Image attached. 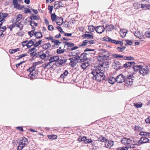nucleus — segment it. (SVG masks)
I'll use <instances>...</instances> for the list:
<instances>
[{
	"mask_svg": "<svg viewBox=\"0 0 150 150\" xmlns=\"http://www.w3.org/2000/svg\"><path fill=\"white\" fill-rule=\"evenodd\" d=\"M132 142V140L126 137H123L121 140V142L124 145L130 144Z\"/></svg>",
	"mask_w": 150,
	"mask_h": 150,
	"instance_id": "ddd939ff",
	"label": "nucleus"
},
{
	"mask_svg": "<svg viewBox=\"0 0 150 150\" xmlns=\"http://www.w3.org/2000/svg\"><path fill=\"white\" fill-rule=\"evenodd\" d=\"M105 27L107 30L108 31H112L114 28V27L111 24L106 25Z\"/></svg>",
	"mask_w": 150,
	"mask_h": 150,
	"instance_id": "f704fd0d",
	"label": "nucleus"
},
{
	"mask_svg": "<svg viewBox=\"0 0 150 150\" xmlns=\"http://www.w3.org/2000/svg\"><path fill=\"white\" fill-rule=\"evenodd\" d=\"M36 65L33 63L32 66L27 70L28 72L29 73L28 76L31 79H36L37 78L38 71L36 69Z\"/></svg>",
	"mask_w": 150,
	"mask_h": 150,
	"instance_id": "f03ea898",
	"label": "nucleus"
},
{
	"mask_svg": "<svg viewBox=\"0 0 150 150\" xmlns=\"http://www.w3.org/2000/svg\"><path fill=\"white\" fill-rule=\"evenodd\" d=\"M127 32V30L125 29H122L120 30V34L122 37L124 38L126 36Z\"/></svg>",
	"mask_w": 150,
	"mask_h": 150,
	"instance_id": "7c9ffc66",
	"label": "nucleus"
},
{
	"mask_svg": "<svg viewBox=\"0 0 150 150\" xmlns=\"http://www.w3.org/2000/svg\"><path fill=\"white\" fill-rule=\"evenodd\" d=\"M133 6L134 8L139 9L141 8V4L140 5L138 2H135L133 4Z\"/></svg>",
	"mask_w": 150,
	"mask_h": 150,
	"instance_id": "de8ad7c7",
	"label": "nucleus"
},
{
	"mask_svg": "<svg viewBox=\"0 0 150 150\" xmlns=\"http://www.w3.org/2000/svg\"><path fill=\"white\" fill-rule=\"evenodd\" d=\"M146 36L148 38H150V32H146L145 33Z\"/></svg>",
	"mask_w": 150,
	"mask_h": 150,
	"instance_id": "774afa93",
	"label": "nucleus"
},
{
	"mask_svg": "<svg viewBox=\"0 0 150 150\" xmlns=\"http://www.w3.org/2000/svg\"><path fill=\"white\" fill-rule=\"evenodd\" d=\"M28 42V40H25L22 43V45L23 47H24L25 46H26L27 47V42Z\"/></svg>",
	"mask_w": 150,
	"mask_h": 150,
	"instance_id": "0e129e2a",
	"label": "nucleus"
},
{
	"mask_svg": "<svg viewBox=\"0 0 150 150\" xmlns=\"http://www.w3.org/2000/svg\"><path fill=\"white\" fill-rule=\"evenodd\" d=\"M149 139L145 137H142L140 140L138 141V144H143L147 143L149 142Z\"/></svg>",
	"mask_w": 150,
	"mask_h": 150,
	"instance_id": "6ab92c4d",
	"label": "nucleus"
},
{
	"mask_svg": "<svg viewBox=\"0 0 150 150\" xmlns=\"http://www.w3.org/2000/svg\"><path fill=\"white\" fill-rule=\"evenodd\" d=\"M90 65L89 63L87 62H85L82 63L80 65V66L83 69H86Z\"/></svg>",
	"mask_w": 150,
	"mask_h": 150,
	"instance_id": "c9c22d12",
	"label": "nucleus"
},
{
	"mask_svg": "<svg viewBox=\"0 0 150 150\" xmlns=\"http://www.w3.org/2000/svg\"><path fill=\"white\" fill-rule=\"evenodd\" d=\"M6 29V28L5 26H4L2 27H0V32L3 33L5 31Z\"/></svg>",
	"mask_w": 150,
	"mask_h": 150,
	"instance_id": "052dcab7",
	"label": "nucleus"
},
{
	"mask_svg": "<svg viewBox=\"0 0 150 150\" xmlns=\"http://www.w3.org/2000/svg\"><path fill=\"white\" fill-rule=\"evenodd\" d=\"M116 79L117 83H122L125 81V77L122 74H120L117 76Z\"/></svg>",
	"mask_w": 150,
	"mask_h": 150,
	"instance_id": "1a4fd4ad",
	"label": "nucleus"
},
{
	"mask_svg": "<svg viewBox=\"0 0 150 150\" xmlns=\"http://www.w3.org/2000/svg\"><path fill=\"white\" fill-rule=\"evenodd\" d=\"M12 3L14 6V8H16L17 9L21 10L23 9L24 8V6H20V4L18 2V0H13L12 1Z\"/></svg>",
	"mask_w": 150,
	"mask_h": 150,
	"instance_id": "9d476101",
	"label": "nucleus"
},
{
	"mask_svg": "<svg viewBox=\"0 0 150 150\" xmlns=\"http://www.w3.org/2000/svg\"><path fill=\"white\" fill-rule=\"evenodd\" d=\"M103 39L104 41L109 42L112 43H114L116 45H117L119 44V41L112 40L108 37H105L103 38Z\"/></svg>",
	"mask_w": 150,
	"mask_h": 150,
	"instance_id": "f8f14e48",
	"label": "nucleus"
},
{
	"mask_svg": "<svg viewBox=\"0 0 150 150\" xmlns=\"http://www.w3.org/2000/svg\"><path fill=\"white\" fill-rule=\"evenodd\" d=\"M35 40L34 39L28 41L27 44V47L28 48H30L31 46L34 45V43H35Z\"/></svg>",
	"mask_w": 150,
	"mask_h": 150,
	"instance_id": "5701e85b",
	"label": "nucleus"
},
{
	"mask_svg": "<svg viewBox=\"0 0 150 150\" xmlns=\"http://www.w3.org/2000/svg\"><path fill=\"white\" fill-rule=\"evenodd\" d=\"M12 23L13 24L9 26L7 28L10 29V31H12V29L15 27L19 28L20 31L23 29L24 25L21 22H15Z\"/></svg>",
	"mask_w": 150,
	"mask_h": 150,
	"instance_id": "20e7f679",
	"label": "nucleus"
},
{
	"mask_svg": "<svg viewBox=\"0 0 150 150\" xmlns=\"http://www.w3.org/2000/svg\"><path fill=\"white\" fill-rule=\"evenodd\" d=\"M134 64L135 63L134 62H128L124 64L123 66L125 68H127L133 66Z\"/></svg>",
	"mask_w": 150,
	"mask_h": 150,
	"instance_id": "72a5a7b5",
	"label": "nucleus"
},
{
	"mask_svg": "<svg viewBox=\"0 0 150 150\" xmlns=\"http://www.w3.org/2000/svg\"><path fill=\"white\" fill-rule=\"evenodd\" d=\"M65 45H67L68 47H73L74 45V44L73 43L70 42H65Z\"/></svg>",
	"mask_w": 150,
	"mask_h": 150,
	"instance_id": "4d7b16f0",
	"label": "nucleus"
},
{
	"mask_svg": "<svg viewBox=\"0 0 150 150\" xmlns=\"http://www.w3.org/2000/svg\"><path fill=\"white\" fill-rule=\"evenodd\" d=\"M112 56L114 58H123V56L122 55H119L117 54H113L112 55Z\"/></svg>",
	"mask_w": 150,
	"mask_h": 150,
	"instance_id": "6e6d98bb",
	"label": "nucleus"
},
{
	"mask_svg": "<svg viewBox=\"0 0 150 150\" xmlns=\"http://www.w3.org/2000/svg\"><path fill=\"white\" fill-rule=\"evenodd\" d=\"M35 35L37 38H42V33L40 32H37L35 33Z\"/></svg>",
	"mask_w": 150,
	"mask_h": 150,
	"instance_id": "c03bdc74",
	"label": "nucleus"
},
{
	"mask_svg": "<svg viewBox=\"0 0 150 150\" xmlns=\"http://www.w3.org/2000/svg\"><path fill=\"white\" fill-rule=\"evenodd\" d=\"M31 21H35L36 20H40L41 21V18L40 16L38 15H32L30 16V17Z\"/></svg>",
	"mask_w": 150,
	"mask_h": 150,
	"instance_id": "a878e982",
	"label": "nucleus"
},
{
	"mask_svg": "<svg viewBox=\"0 0 150 150\" xmlns=\"http://www.w3.org/2000/svg\"><path fill=\"white\" fill-rule=\"evenodd\" d=\"M59 57L57 56H53L50 57L49 61L51 62H56L59 59Z\"/></svg>",
	"mask_w": 150,
	"mask_h": 150,
	"instance_id": "473e14b6",
	"label": "nucleus"
},
{
	"mask_svg": "<svg viewBox=\"0 0 150 150\" xmlns=\"http://www.w3.org/2000/svg\"><path fill=\"white\" fill-rule=\"evenodd\" d=\"M110 53L109 51L105 49L100 50L98 56L96 57V59L97 62H101L109 60Z\"/></svg>",
	"mask_w": 150,
	"mask_h": 150,
	"instance_id": "f257e3e1",
	"label": "nucleus"
},
{
	"mask_svg": "<svg viewBox=\"0 0 150 150\" xmlns=\"http://www.w3.org/2000/svg\"><path fill=\"white\" fill-rule=\"evenodd\" d=\"M125 48V47L124 46H122L120 47H117V48H116V50L117 51L122 52L123 50H124Z\"/></svg>",
	"mask_w": 150,
	"mask_h": 150,
	"instance_id": "09e8293b",
	"label": "nucleus"
},
{
	"mask_svg": "<svg viewBox=\"0 0 150 150\" xmlns=\"http://www.w3.org/2000/svg\"><path fill=\"white\" fill-rule=\"evenodd\" d=\"M7 13H0V21H5V18L8 16Z\"/></svg>",
	"mask_w": 150,
	"mask_h": 150,
	"instance_id": "412c9836",
	"label": "nucleus"
},
{
	"mask_svg": "<svg viewBox=\"0 0 150 150\" xmlns=\"http://www.w3.org/2000/svg\"><path fill=\"white\" fill-rule=\"evenodd\" d=\"M35 55H36V57H39L42 59H44L47 56L46 54L44 53L43 51L38 52V53H36Z\"/></svg>",
	"mask_w": 150,
	"mask_h": 150,
	"instance_id": "4468645a",
	"label": "nucleus"
},
{
	"mask_svg": "<svg viewBox=\"0 0 150 150\" xmlns=\"http://www.w3.org/2000/svg\"><path fill=\"white\" fill-rule=\"evenodd\" d=\"M142 67V66L140 65H135L133 67V68L135 71H137L139 70L140 71Z\"/></svg>",
	"mask_w": 150,
	"mask_h": 150,
	"instance_id": "49530a36",
	"label": "nucleus"
},
{
	"mask_svg": "<svg viewBox=\"0 0 150 150\" xmlns=\"http://www.w3.org/2000/svg\"><path fill=\"white\" fill-rule=\"evenodd\" d=\"M82 37L86 38L92 39L93 38V36L92 35L89 34H85L82 35Z\"/></svg>",
	"mask_w": 150,
	"mask_h": 150,
	"instance_id": "e433bc0d",
	"label": "nucleus"
},
{
	"mask_svg": "<svg viewBox=\"0 0 150 150\" xmlns=\"http://www.w3.org/2000/svg\"><path fill=\"white\" fill-rule=\"evenodd\" d=\"M98 141L102 142H105L107 140L106 139L102 136H100L98 138Z\"/></svg>",
	"mask_w": 150,
	"mask_h": 150,
	"instance_id": "864d4df0",
	"label": "nucleus"
},
{
	"mask_svg": "<svg viewBox=\"0 0 150 150\" xmlns=\"http://www.w3.org/2000/svg\"><path fill=\"white\" fill-rule=\"evenodd\" d=\"M48 29L50 31H52L54 29V27L52 25H50L48 26Z\"/></svg>",
	"mask_w": 150,
	"mask_h": 150,
	"instance_id": "338daca9",
	"label": "nucleus"
},
{
	"mask_svg": "<svg viewBox=\"0 0 150 150\" xmlns=\"http://www.w3.org/2000/svg\"><path fill=\"white\" fill-rule=\"evenodd\" d=\"M139 134L142 137H149L150 136V133L145 132H141Z\"/></svg>",
	"mask_w": 150,
	"mask_h": 150,
	"instance_id": "2f4dec72",
	"label": "nucleus"
},
{
	"mask_svg": "<svg viewBox=\"0 0 150 150\" xmlns=\"http://www.w3.org/2000/svg\"><path fill=\"white\" fill-rule=\"evenodd\" d=\"M35 30L34 29V30H33L30 31L29 32H28V34L31 37H32L35 34L34 32V31Z\"/></svg>",
	"mask_w": 150,
	"mask_h": 150,
	"instance_id": "bf43d9fd",
	"label": "nucleus"
},
{
	"mask_svg": "<svg viewBox=\"0 0 150 150\" xmlns=\"http://www.w3.org/2000/svg\"><path fill=\"white\" fill-rule=\"evenodd\" d=\"M51 20L53 21L56 20L57 18V17L56 15L55 14V13H52L51 14Z\"/></svg>",
	"mask_w": 150,
	"mask_h": 150,
	"instance_id": "603ef678",
	"label": "nucleus"
},
{
	"mask_svg": "<svg viewBox=\"0 0 150 150\" xmlns=\"http://www.w3.org/2000/svg\"><path fill=\"white\" fill-rule=\"evenodd\" d=\"M88 40H86L83 41L82 43L80 45H79L80 47H83L86 46H89L88 44Z\"/></svg>",
	"mask_w": 150,
	"mask_h": 150,
	"instance_id": "37998d69",
	"label": "nucleus"
},
{
	"mask_svg": "<svg viewBox=\"0 0 150 150\" xmlns=\"http://www.w3.org/2000/svg\"><path fill=\"white\" fill-rule=\"evenodd\" d=\"M23 18L22 15L21 14H18L15 16L12 21V22H19Z\"/></svg>",
	"mask_w": 150,
	"mask_h": 150,
	"instance_id": "a211bd4d",
	"label": "nucleus"
},
{
	"mask_svg": "<svg viewBox=\"0 0 150 150\" xmlns=\"http://www.w3.org/2000/svg\"><path fill=\"white\" fill-rule=\"evenodd\" d=\"M113 144L114 143L112 141H108L105 142V145L106 147L110 148L113 146Z\"/></svg>",
	"mask_w": 150,
	"mask_h": 150,
	"instance_id": "b1692460",
	"label": "nucleus"
},
{
	"mask_svg": "<svg viewBox=\"0 0 150 150\" xmlns=\"http://www.w3.org/2000/svg\"><path fill=\"white\" fill-rule=\"evenodd\" d=\"M78 139L79 141H83L84 142V143H85V142L86 140V138L84 136L82 137L81 136H80L78 137Z\"/></svg>",
	"mask_w": 150,
	"mask_h": 150,
	"instance_id": "ea45409f",
	"label": "nucleus"
},
{
	"mask_svg": "<svg viewBox=\"0 0 150 150\" xmlns=\"http://www.w3.org/2000/svg\"><path fill=\"white\" fill-rule=\"evenodd\" d=\"M42 41V40H40L38 42H37L36 43H35L34 45V47H38L39 45L41 44Z\"/></svg>",
	"mask_w": 150,
	"mask_h": 150,
	"instance_id": "5fc2aeb1",
	"label": "nucleus"
},
{
	"mask_svg": "<svg viewBox=\"0 0 150 150\" xmlns=\"http://www.w3.org/2000/svg\"><path fill=\"white\" fill-rule=\"evenodd\" d=\"M87 54L85 53H83L80 56H79L80 58L79 60L80 62H84L87 59Z\"/></svg>",
	"mask_w": 150,
	"mask_h": 150,
	"instance_id": "dca6fc26",
	"label": "nucleus"
},
{
	"mask_svg": "<svg viewBox=\"0 0 150 150\" xmlns=\"http://www.w3.org/2000/svg\"><path fill=\"white\" fill-rule=\"evenodd\" d=\"M108 81L110 84H113L116 81V79L114 77H111L108 79Z\"/></svg>",
	"mask_w": 150,
	"mask_h": 150,
	"instance_id": "4c0bfd02",
	"label": "nucleus"
},
{
	"mask_svg": "<svg viewBox=\"0 0 150 150\" xmlns=\"http://www.w3.org/2000/svg\"><path fill=\"white\" fill-rule=\"evenodd\" d=\"M112 65L114 68L116 69H119L121 67L120 63L119 62H115L113 63Z\"/></svg>",
	"mask_w": 150,
	"mask_h": 150,
	"instance_id": "393cba45",
	"label": "nucleus"
},
{
	"mask_svg": "<svg viewBox=\"0 0 150 150\" xmlns=\"http://www.w3.org/2000/svg\"><path fill=\"white\" fill-rule=\"evenodd\" d=\"M30 25L31 26L32 29H35L38 25V21H30L29 22Z\"/></svg>",
	"mask_w": 150,
	"mask_h": 150,
	"instance_id": "aec40b11",
	"label": "nucleus"
},
{
	"mask_svg": "<svg viewBox=\"0 0 150 150\" xmlns=\"http://www.w3.org/2000/svg\"><path fill=\"white\" fill-rule=\"evenodd\" d=\"M28 142V140L27 138L23 137L20 141L19 145L18 146L17 150H21L27 145Z\"/></svg>",
	"mask_w": 150,
	"mask_h": 150,
	"instance_id": "0eeeda50",
	"label": "nucleus"
},
{
	"mask_svg": "<svg viewBox=\"0 0 150 150\" xmlns=\"http://www.w3.org/2000/svg\"><path fill=\"white\" fill-rule=\"evenodd\" d=\"M51 45L49 43H47L42 45V48L45 49L46 50L48 49L49 47H51Z\"/></svg>",
	"mask_w": 150,
	"mask_h": 150,
	"instance_id": "58836bf2",
	"label": "nucleus"
},
{
	"mask_svg": "<svg viewBox=\"0 0 150 150\" xmlns=\"http://www.w3.org/2000/svg\"><path fill=\"white\" fill-rule=\"evenodd\" d=\"M109 67V64L108 62H104L101 64H99L97 69L103 72L106 71Z\"/></svg>",
	"mask_w": 150,
	"mask_h": 150,
	"instance_id": "39448f33",
	"label": "nucleus"
},
{
	"mask_svg": "<svg viewBox=\"0 0 150 150\" xmlns=\"http://www.w3.org/2000/svg\"><path fill=\"white\" fill-rule=\"evenodd\" d=\"M133 76L130 75L126 79L125 81L126 83L128 85H131L133 83Z\"/></svg>",
	"mask_w": 150,
	"mask_h": 150,
	"instance_id": "2eb2a0df",
	"label": "nucleus"
},
{
	"mask_svg": "<svg viewBox=\"0 0 150 150\" xmlns=\"http://www.w3.org/2000/svg\"><path fill=\"white\" fill-rule=\"evenodd\" d=\"M53 8V6H48V9L49 10V13H51Z\"/></svg>",
	"mask_w": 150,
	"mask_h": 150,
	"instance_id": "680f3d73",
	"label": "nucleus"
},
{
	"mask_svg": "<svg viewBox=\"0 0 150 150\" xmlns=\"http://www.w3.org/2000/svg\"><path fill=\"white\" fill-rule=\"evenodd\" d=\"M79 58V56L78 55L69 58V60L70 61V62L69 63L70 65L73 67H75L78 63L80 62Z\"/></svg>",
	"mask_w": 150,
	"mask_h": 150,
	"instance_id": "423d86ee",
	"label": "nucleus"
},
{
	"mask_svg": "<svg viewBox=\"0 0 150 150\" xmlns=\"http://www.w3.org/2000/svg\"><path fill=\"white\" fill-rule=\"evenodd\" d=\"M56 21L58 25H61L63 22V18L62 17H58L57 18Z\"/></svg>",
	"mask_w": 150,
	"mask_h": 150,
	"instance_id": "cd10ccee",
	"label": "nucleus"
},
{
	"mask_svg": "<svg viewBox=\"0 0 150 150\" xmlns=\"http://www.w3.org/2000/svg\"><path fill=\"white\" fill-rule=\"evenodd\" d=\"M149 71V68L148 67H143L142 66L139 72L140 74L143 76L146 75Z\"/></svg>",
	"mask_w": 150,
	"mask_h": 150,
	"instance_id": "9b49d317",
	"label": "nucleus"
},
{
	"mask_svg": "<svg viewBox=\"0 0 150 150\" xmlns=\"http://www.w3.org/2000/svg\"><path fill=\"white\" fill-rule=\"evenodd\" d=\"M141 8L143 10L149 9H150V4H142Z\"/></svg>",
	"mask_w": 150,
	"mask_h": 150,
	"instance_id": "c85d7f7f",
	"label": "nucleus"
},
{
	"mask_svg": "<svg viewBox=\"0 0 150 150\" xmlns=\"http://www.w3.org/2000/svg\"><path fill=\"white\" fill-rule=\"evenodd\" d=\"M128 144L127 146L125 147H120L117 148V150H127L129 149H132L136 148V146H137V144Z\"/></svg>",
	"mask_w": 150,
	"mask_h": 150,
	"instance_id": "6e6552de",
	"label": "nucleus"
},
{
	"mask_svg": "<svg viewBox=\"0 0 150 150\" xmlns=\"http://www.w3.org/2000/svg\"><path fill=\"white\" fill-rule=\"evenodd\" d=\"M63 63V60L62 59L58 60L56 62L55 64L57 66H62Z\"/></svg>",
	"mask_w": 150,
	"mask_h": 150,
	"instance_id": "a19ab883",
	"label": "nucleus"
},
{
	"mask_svg": "<svg viewBox=\"0 0 150 150\" xmlns=\"http://www.w3.org/2000/svg\"><path fill=\"white\" fill-rule=\"evenodd\" d=\"M48 138L52 139H56L57 138V135L54 134H52L51 135H48Z\"/></svg>",
	"mask_w": 150,
	"mask_h": 150,
	"instance_id": "3c124183",
	"label": "nucleus"
},
{
	"mask_svg": "<svg viewBox=\"0 0 150 150\" xmlns=\"http://www.w3.org/2000/svg\"><path fill=\"white\" fill-rule=\"evenodd\" d=\"M88 26V32H86V33L91 34L93 32H94L95 30H96V28L93 25H90Z\"/></svg>",
	"mask_w": 150,
	"mask_h": 150,
	"instance_id": "4be33fe9",
	"label": "nucleus"
},
{
	"mask_svg": "<svg viewBox=\"0 0 150 150\" xmlns=\"http://www.w3.org/2000/svg\"><path fill=\"white\" fill-rule=\"evenodd\" d=\"M94 76L95 79L97 81L100 82L104 79L105 76L103 72L97 69L91 73Z\"/></svg>",
	"mask_w": 150,
	"mask_h": 150,
	"instance_id": "7ed1b4c3",
	"label": "nucleus"
},
{
	"mask_svg": "<svg viewBox=\"0 0 150 150\" xmlns=\"http://www.w3.org/2000/svg\"><path fill=\"white\" fill-rule=\"evenodd\" d=\"M123 59L124 60H133L134 59V57L131 56L124 57Z\"/></svg>",
	"mask_w": 150,
	"mask_h": 150,
	"instance_id": "8fccbe9b",
	"label": "nucleus"
},
{
	"mask_svg": "<svg viewBox=\"0 0 150 150\" xmlns=\"http://www.w3.org/2000/svg\"><path fill=\"white\" fill-rule=\"evenodd\" d=\"M53 42H54V45H58L61 43V42H60L59 40H54V41H53Z\"/></svg>",
	"mask_w": 150,
	"mask_h": 150,
	"instance_id": "13d9d810",
	"label": "nucleus"
},
{
	"mask_svg": "<svg viewBox=\"0 0 150 150\" xmlns=\"http://www.w3.org/2000/svg\"><path fill=\"white\" fill-rule=\"evenodd\" d=\"M51 63L50 62H49L45 63L42 64V67L45 69L47 68L49 69L52 67L50 65Z\"/></svg>",
	"mask_w": 150,
	"mask_h": 150,
	"instance_id": "c756f323",
	"label": "nucleus"
},
{
	"mask_svg": "<svg viewBox=\"0 0 150 150\" xmlns=\"http://www.w3.org/2000/svg\"><path fill=\"white\" fill-rule=\"evenodd\" d=\"M88 46L90 45H92L94 43H95V40H88Z\"/></svg>",
	"mask_w": 150,
	"mask_h": 150,
	"instance_id": "69168bd1",
	"label": "nucleus"
},
{
	"mask_svg": "<svg viewBox=\"0 0 150 150\" xmlns=\"http://www.w3.org/2000/svg\"><path fill=\"white\" fill-rule=\"evenodd\" d=\"M125 41L127 44L130 45H132V42L131 40H125Z\"/></svg>",
	"mask_w": 150,
	"mask_h": 150,
	"instance_id": "e2e57ef3",
	"label": "nucleus"
},
{
	"mask_svg": "<svg viewBox=\"0 0 150 150\" xmlns=\"http://www.w3.org/2000/svg\"><path fill=\"white\" fill-rule=\"evenodd\" d=\"M105 28L103 26H98L96 28V31L98 33L101 34L103 32Z\"/></svg>",
	"mask_w": 150,
	"mask_h": 150,
	"instance_id": "f3484780",
	"label": "nucleus"
},
{
	"mask_svg": "<svg viewBox=\"0 0 150 150\" xmlns=\"http://www.w3.org/2000/svg\"><path fill=\"white\" fill-rule=\"evenodd\" d=\"M69 73L68 71L67 70H65L64 73L62 74L60 76V77L62 79H64L68 74Z\"/></svg>",
	"mask_w": 150,
	"mask_h": 150,
	"instance_id": "a18cd8bd",
	"label": "nucleus"
},
{
	"mask_svg": "<svg viewBox=\"0 0 150 150\" xmlns=\"http://www.w3.org/2000/svg\"><path fill=\"white\" fill-rule=\"evenodd\" d=\"M134 106L135 107L137 108H141L142 106V104L141 102L138 103H133Z\"/></svg>",
	"mask_w": 150,
	"mask_h": 150,
	"instance_id": "79ce46f5",
	"label": "nucleus"
},
{
	"mask_svg": "<svg viewBox=\"0 0 150 150\" xmlns=\"http://www.w3.org/2000/svg\"><path fill=\"white\" fill-rule=\"evenodd\" d=\"M62 3L61 1H57L55 3L54 7L55 8L58 9L61 7L63 6Z\"/></svg>",
	"mask_w": 150,
	"mask_h": 150,
	"instance_id": "bb28decb",
	"label": "nucleus"
}]
</instances>
